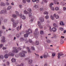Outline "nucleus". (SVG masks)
Segmentation results:
<instances>
[{"mask_svg":"<svg viewBox=\"0 0 66 66\" xmlns=\"http://www.w3.org/2000/svg\"><path fill=\"white\" fill-rule=\"evenodd\" d=\"M32 60H28V63L29 64H31V63H32Z\"/></svg>","mask_w":66,"mask_h":66,"instance_id":"21","label":"nucleus"},{"mask_svg":"<svg viewBox=\"0 0 66 66\" xmlns=\"http://www.w3.org/2000/svg\"><path fill=\"white\" fill-rule=\"evenodd\" d=\"M54 17H55L56 19H59L60 18V16L58 15H56L55 13L53 15Z\"/></svg>","mask_w":66,"mask_h":66,"instance_id":"9","label":"nucleus"},{"mask_svg":"<svg viewBox=\"0 0 66 66\" xmlns=\"http://www.w3.org/2000/svg\"><path fill=\"white\" fill-rule=\"evenodd\" d=\"M21 28H22V24H21L20 26V27L19 26L17 27L16 30L17 31H19V30H21Z\"/></svg>","mask_w":66,"mask_h":66,"instance_id":"11","label":"nucleus"},{"mask_svg":"<svg viewBox=\"0 0 66 66\" xmlns=\"http://www.w3.org/2000/svg\"><path fill=\"white\" fill-rule=\"evenodd\" d=\"M51 18L52 19V20H53L54 19V17L52 15H51Z\"/></svg>","mask_w":66,"mask_h":66,"instance_id":"34","label":"nucleus"},{"mask_svg":"<svg viewBox=\"0 0 66 66\" xmlns=\"http://www.w3.org/2000/svg\"><path fill=\"white\" fill-rule=\"evenodd\" d=\"M27 11H29V12H31V11H32L31 9H28Z\"/></svg>","mask_w":66,"mask_h":66,"instance_id":"49","label":"nucleus"},{"mask_svg":"<svg viewBox=\"0 0 66 66\" xmlns=\"http://www.w3.org/2000/svg\"><path fill=\"white\" fill-rule=\"evenodd\" d=\"M53 5V3H51L50 4V7H52V6Z\"/></svg>","mask_w":66,"mask_h":66,"instance_id":"28","label":"nucleus"},{"mask_svg":"<svg viewBox=\"0 0 66 66\" xmlns=\"http://www.w3.org/2000/svg\"><path fill=\"white\" fill-rule=\"evenodd\" d=\"M22 5H19V7H20V8H22Z\"/></svg>","mask_w":66,"mask_h":66,"instance_id":"60","label":"nucleus"},{"mask_svg":"<svg viewBox=\"0 0 66 66\" xmlns=\"http://www.w3.org/2000/svg\"><path fill=\"white\" fill-rule=\"evenodd\" d=\"M57 54L58 55L57 56L58 59H60L61 56H62V55H64V54H63L62 53H58Z\"/></svg>","mask_w":66,"mask_h":66,"instance_id":"7","label":"nucleus"},{"mask_svg":"<svg viewBox=\"0 0 66 66\" xmlns=\"http://www.w3.org/2000/svg\"><path fill=\"white\" fill-rule=\"evenodd\" d=\"M0 14H7V12H6V9L5 8L3 9V10L1 11L0 12Z\"/></svg>","mask_w":66,"mask_h":66,"instance_id":"5","label":"nucleus"},{"mask_svg":"<svg viewBox=\"0 0 66 66\" xmlns=\"http://www.w3.org/2000/svg\"><path fill=\"white\" fill-rule=\"evenodd\" d=\"M12 62H16V59L14 58H12L11 60Z\"/></svg>","mask_w":66,"mask_h":66,"instance_id":"17","label":"nucleus"},{"mask_svg":"<svg viewBox=\"0 0 66 66\" xmlns=\"http://www.w3.org/2000/svg\"><path fill=\"white\" fill-rule=\"evenodd\" d=\"M22 14L20 15V16L23 19H26V17L24 15H23L22 16H21Z\"/></svg>","mask_w":66,"mask_h":66,"instance_id":"16","label":"nucleus"},{"mask_svg":"<svg viewBox=\"0 0 66 66\" xmlns=\"http://www.w3.org/2000/svg\"><path fill=\"white\" fill-rule=\"evenodd\" d=\"M22 2L23 3H26V0H23Z\"/></svg>","mask_w":66,"mask_h":66,"instance_id":"44","label":"nucleus"},{"mask_svg":"<svg viewBox=\"0 0 66 66\" xmlns=\"http://www.w3.org/2000/svg\"><path fill=\"white\" fill-rule=\"evenodd\" d=\"M39 20L41 22H43L44 21V19L43 18H39Z\"/></svg>","mask_w":66,"mask_h":66,"instance_id":"13","label":"nucleus"},{"mask_svg":"<svg viewBox=\"0 0 66 66\" xmlns=\"http://www.w3.org/2000/svg\"><path fill=\"white\" fill-rule=\"evenodd\" d=\"M3 20V18H1V19L0 20V25L1 24V21H2Z\"/></svg>","mask_w":66,"mask_h":66,"instance_id":"46","label":"nucleus"},{"mask_svg":"<svg viewBox=\"0 0 66 66\" xmlns=\"http://www.w3.org/2000/svg\"><path fill=\"white\" fill-rule=\"evenodd\" d=\"M3 50H6V48L3 47Z\"/></svg>","mask_w":66,"mask_h":66,"instance_id":"59","label":"nucleus"},{"mask_svg":"<svg viewBox=\"0 0 66 66\" xmlns=\"http://www.w3.org/2000/svg\"><path fill=\"white\" fill-rule=\"evenodd\" d=\"M60 25H62V26H64V23H63V22H62L61 21L60 22Z\"/></svg>","mask_w":66,"mask_h":66,"instance_id":"19","label":"nucleus"},{"mask_svg":"<svg viewBox=\"0 0 66 66\" xmlns=\"http://www.w3.org/2000/svg\"><path fill=\"white\" fill-rule=\"evenodd\" d=\"M33 19H34V18L31 19V20H30V21H31V22H33Z\"/></svg>","mask_w":66,"mask_h":66,"instance_id":"53","label":"nucleus"},{"mask_svg":"<svg viewBox=\"0 0 66 66\" xmlns=\"http://www.w3.org/2000/svg\"><path fill=\"white\" fill-rule=\"evenodd\" d=\"M13 26L14 27H16V24L15 23H13Z\"/></svg>","mask_w":66,"mask_h":66,"instance_id":"24","label":"nucleus"},{"mask_svg":"<svg viewBox=\"0 0 66 66\" xmlns=\"http://www.w3.org/2000/svg\"><path fill=\"white\" fill-rule=\"evenodd\" d=\"M6 64H7V65H9V64H10V63H9V62H7Z\"/></svg>","mask_w":66,"mask_h":66,"instance_id":"61","label":"nucleus"},{"mask_svg":"<svg viewBox=\"0 0 66 66\" xmlns=\"http://www.w3.org/2000/svg\"><path fill=\"white\" fill-rule=\"evenodd\" d=\"M6 4L8 5H10V3H8V2H6Z\"/></svg>","mask_w":66,"mask_h":66,"instance_id":"51","label":"nucleus"},{"mask_svg":"<svg viewBox=\"0 0 66 66\" xmlns=\"http://www.w3.org/2000/svg\"><path fill=\"white\" fill-rule=\"evenodd\" d=\"M47 43H49L50 42V40H47Z\"/></svg>","mask_w":66,"mask_h":66,"instance_id":"56","label":"nucleus"},{"mask_svg":"<svg viewBox=\"0 0 66 66\" xmlns=\"http://www.w3.org/2000/svg\"><path fill=\"white\" fill-rule=\"evenodd\" d=\"M28 34L27 33L26 34H25L24 35V36L25 37H28Z\"/></svg>","mask_w":66,"mask_h":66,"instance_id":"22","label":"nucleus"},{"mask_svg":"<svg viewBox=\"0 0 66 66\" xmlns=\"http://www.w3.org/2000/svg\"><path fill=\"white\" fill-rule=\"evenodd\" d=\"M11 20L13 22H14V21H15V20H14V19L13 18L12 19H11Z\"/></svg>","mask_w":66,"mask_h":66,"instance_id":"47","label":"nucleus"},{"mask_svg":"<svg viewBox=\"0 0 66 66\" xmlns=\"http://www.w3.org/2000/svg\"><path fill=\"white\" fill-rule=\"evenodd\" d=\"M57 30V29L55 27H53L52 29H51V27L50 26L49 27V31L50 32H52V31H53V32H55Z\"/></svg>","mask_w":66,"mask_h":66,"instance_id":"2","label":"nucleus"},{"mask_svg":"<svg viewBox=\"0 0 66 66\" xmlns=\"http://www.w3.org/2000/svg\"><path fill=\"white\" fill-rule=\"evenodd\" d=\"M29 43H31L32 42V40L30 39H29Z\"/></svg>","mask_w":66,"mask_h":66,"instance_id":"54","label":"nucleus"},{"mask_svg":"<svg viewBox=\"0 0 66 66\" xmlns=\"http://www.w3.org/2000/svg\"><path fill=\"white\" fill-rule=\"evenodd\" d=\"M55 55V53H53L52 54V56H54Z\"/></svg>","mask_w":66,"mask_h":66,"instance_id":"58","label":"nucleus"},{"mask_svg":"<svg viewBox=\"0 0 66 66\" xmlns=\"http://www.w3.org/2000/svg\"><path fill=\"white\" fill-rule=\"evenodd\" d=\"M36 45H39V42L37 41H36Z\"/></svg>","mask_w":66,"mask_h":66,"instance_id":"23","label":"nucleus"},{"mask_svg":"<svg viewBox=\"0 0 66 66\" xmlns=\"http://www.w3.org/2000/svg\"><path fill=\"white\" fill-rule=\"evenodd\" d=\"M44 14L46 15H48V12H47L45 11L44 13Z\"/></svg>","mask_w":66,"mask_h":66,"instance_id":"31","label":"nucleus"},{"mask_svg":"<svg viewBox=\"0 0 66 66\" xmlns=\"http://www.w3.org/2000/svg\"><path fill=\"white\" fill-rule=\"evenodd\" d=\"M27 2H28L29 3L30 2V1H31L30 0H26Z\"/></svg>","mask_w":66,"mask_h":66,"instance_id":"62","label":"nucleus"},{"mask_svg":"<svg viewBox=\"0 0 66 66\" xmlns=\"http://www.w3.org/2000/svg\"><path fill=\"white\" fill-rule=\"evenodd\" d=\"M31 50H35V48L33 47H31Z\"/></svg>","mask_w":66,"mask_h":66,"instance_id":"39","label":"nucleus"},{"mask_svg":"<svg viewBox=\"0 0 66 66\" xmlns=\"http://www.w3.org/2000/svg\"><path fill=\"white\" fill-rule=\"evenodd\" d=\"M12 16L13 17H14V18H16V17H17V16H16V15L15 14H13L12 15Z\"/></svg>","mask_w":66,"mask_h":66,"instance_id":"30","label":"nucleus"},{"mask_svg":"<svg viewBox=\"0 0 66 66\" xmlns=\"http://www.w3.org/2000/svg\"><path fill=\"white\" fill-rule=\"evenodd\" d=\"M44 66H47V63H46L44 64Z\"/></svg>","mask_w":66,"mask_h":66,"instance_id":"64","label":"nucleus"},{"mask_svg":"<svg viewBox=\"0 0 66 66\" xmlns=\"http://www.w3.org/2000/svg\"><path fill=\"white\" fill-rule=\"evenodd\" d=\"M36 3H38L39 2V0H36Z\"/></svg>","mask_w":66,"mask_h":66,"instance_id":"57","label":"nucleus"},{"mask_svg":"<svg viewBox=\"0 0 66 66\" xmlns=\"http://www.w3.org/2000/svg\"><path fill=\"white\" fill-rule=\"evenodd\" d=\"M2 39L1 40V42L2 43H4V42H5V37L4 36H2Z\"/></svg>","mask_w":66,"mask_h":66,"instance_id":"10","label":"nucleus"},{"mask_svg":"<svg viewBox=\"0 0 66 66\" xmlns=\"http://www.w3.org/2000/svg\"><path fill=\"white\" fill-rule=\"evenodd\" d=\"M40 34H44V31L42 30L40 31Z\"/></svg>","mask_w":66,"mask_h":66,"instance_id":"38","label":"nucleus"},{"mask_svg":"<svg viewBox=\"0 0 66 66\" xmlns=\"http://www.w3.org/2000/svg\"><path fill=\"white\" fill-rule=\"evenodd\" d=\"M15 13L17 15H19V13H18V12L16 11H15Z\"/></svg>","mask_w":66,"mask_h":66,"instance_id":"52","label":"nucleus"},{"mask_svg":"<svg viewBox=\"0 0 66 66\" xmlns=\"http://www.w3.org/2000/svg\"><path fill=\"white\" fill-rule=\"evenodd\" d=\"M0 58L1 59H3L4 58V56L2 55H0Z\"/></svg>","mask_w":66,"mask_h":66,"instance_id":"29","label":"nucleus"},{"mask_svg":"<svg viewBox=\"0 0 66 66\" xmlns=\"http://www.w3.org/2000/svg\"><path fill=\"white\" fill-rule=\"evenodd\" d=\"M26 32L28 34H30V33H32V30L31 29H29L28 30L26 31Z\"/></svg>","mask_w":66,"mask_h":66,"instance_id":"6","label":"nucleus"},{"mask_svg":"<svg viewBox=\"0 0 66 66\" xmlns=\"http://www.w3.org/2000/svg\"><path fill=\"white\" fill-rule=\"evenodd\" d=\"M63 10L64 11H66V8L65 7H64L63 8Z\"/></svg>","mask_w":66,"mask_h":66,"instance_id":"42","label":"nucleus"},{"mask_svg":"<svg viewBox=\"0 0 66 66\" xmlns=\"http://www.w3.org/2000/svg\"><path fill=\"white\" fill-rule=\"evenodd\" d=\"M2 28L3 29H5V28L4 26H2Z\"/></svg>","mask_w":66,"mask_h":66,"instance_id":"55","label":"nucleus"},{"mask_svg":"<svg viewBox=\"0 0 66 66\" xmlns=\"http://www.w3.org/2000/svg\"><path fill=\"white\" fill-rule=\"evenodd\" d=\"M20 40L21 42L23 41V37H21L20 38Z\"/></svg>","mask_w":66,"mask_h":66,"instance_id":"35","label":"nucleus"},{"mask_svg":"<svg viewBox=\"0 0 66 66\" xmlns=\"http://www.w3.org/2000/svg\"><path fill=\"white\" fill-rule=\"evenodd\" d=\"M43 56L44 58H47L48 56V53L47 52H45L44 53V54L43 55Z\"/></svg>","mask_w":66,"mask_h":66,"instance_id":"8","label":"nucleus"},{"mask_svg":"<svg viewBox=\"0 0 66 66\" xmlns=\"http://www.w3.org/2000/svg\"><path fill=\"white\" fill-rule=\"evenodd\" d=\"M54 3L55 4H59V3L57 2V1H55L54 2Z\"/></svg>","mask_w":66,"mask_h":66,"instance_id":"20","label":"nucleus"},{"mask_svg":"<svg viewBox=\"0 0 66 66\" xmlns=\"http://www.w3.org/2000/svg\"><path fill=\"white\" fill-rule=\"evenodd\" d=\"M63 42H63V40H61L60 41V44H63Z\"/></svg>","mask_w":66,"mask_h":66,"instance_id":"50","label":"nucleus"},{"mask_svg":"<svg viewBox=\"0 0 66 66\" xmlns=\"http://www.w3.org/2000/svg\"><path fill=\"white\" fill-rule=\"evenodd\" d=\"M17 47H13V49H14V50L12 51L13 53H18V50H21V48L20 47H19L17 49Z\"/></svg>","mask_w":66,"mask_h":66,"instance_id":"1","label":"nucleus"},{"mask_svg":"<svg viewBox=\"0 0 66 66\" xmlns=\"http://www.w3.org/2000/svg\"><path fill=\"white\" fill-rule=\"evenodd\" d=\"M59 7H56L55 8V10L56 11H58L59 10Z\"/></svg>","mask_w":66,"mask_h":66,"instance_id":"40","label":"nucleus"},{"mask_svg":"<svg viewBox=\"0 0 66 66\" xmlns=\"http://www.w3.org/2000/svg\"><path fill=\"white\" fill-rule=\"evenodd\" d=\"M53 26H54V27H56V28H57L58 27V26H57V25L55 23H54L53 24Z\"/></svg>","mask_w":66,"mask_h":66,"instance_id":"25","label":"nucleus"},{"mask_svg":"<svg viewBox=\"0 0 66 66\" xmlns=\"http://www.w3.org/2000/svg\"><path fill=\"white\" fill-rule=\"evenodd\" d=\"M2 46H3V44H1L0 45V47L1 48H2Z\"/></svg>","mask_w":66,"mask_h":66,"instance_id":"63","label":"nucleus"},{"mask_svg":"<svg viewBox=\"0 0 66 66\" xmlns=\"http://www.w3.org/2000/svg\"><path fill=\"white\" fill-rule=\"evenodd\" d=\"M51 9L52 11H54V7H51Z\"/></svg>","mask_w":66,"mask_h":66,"instance_id":"43","label":"nucleus"},{"mask_svg":"<svg viewBox=\"0 0 66 66\" xmlns=\"http://www.w3.org/2000/svg\"><path fill=\"white\" fill-rule=\"evenodd\" d=\"M38 31V29L36 28L35 30V31L34 32V33L35 35H37L38 34V32H37V31Z\"/></svg>","mask_w":66,"mask_h":66,"instance_id":"12","label":"nucleus"},{"mask_svg":"<svg viewBox=\"0 0 66 66\" xmlns=\"http://www.w3.org/2000/svg\"><path fill=\"white\" fill-rule=\"evenodd\" d=\"M2 33V31L0 30V37L2 36V35L1 34Z\"/></svg>","mask_w":66,"mask_h":66,"instance_id":"41","label":"nucleus"},{"mask_svg":"<svg viewBox=\"0 0 66 66\" xmlns=\"http://www.w3.org/2000/svg\"><path fill=\"white\" fill-rule=\"evenodd\" d=\"M24 14H28V12L26 11V10H25L24 11Z\"/></svg>","mask_w":66,"mask_h":66,"instance_id":"36","label":"nucleus"},{"mask_svg":"<svg viewBox=\"0 0 66 66\" xmlns=\"http://www.w3.org/2000/svg\"><path fill=\"white\" fill-rule=\"evenodd\" d=\"M37 23H38V26L41 25V23H40V22L39 21H38L37 22Z\"/></svg>","mask_w":66,"mask_h":66,"instance_id":"27","label":"nucleus"},{"mask_svg":"<svg viewBox=\"0 0 66 66\" xmlns=\"http://www.w3.org/2000/svg\"><path fill=\"white\" fill-rule=\"evenodd\" d=\"M47 0L48 1V0H43V1L45 3H47Z\"/></svg>","mask_w":66,"mask_h":66,"instance_id":"48","label":"nucleus"},{"mask_svg":"<svg viewBox=\"0 0 66 66\" xmlns=\"http://www.w3.org/2000/svg\"><path fill=\"white\" fill-rule=\"evenodd\" d=\"M48 18H49V16H48V15H47L45 16V18H46V19H47Z\"/></svg>","mask_w":66,"mask_h":66,"instance_id":"45","label":"nucleus"},{"mask_svg":"<svg viewBox=\"0 0 66 66\" xmlns=\"http://www.w3.org/2000/svg\"><path fill=\"white\" fill-rule=\"evenodd\" d=\"M28 16L29 17H32V13L31 12H29L28 13Z\"/></svg>","mask_w":66,"mask_h":66,"instance_id":"15","label":"nucleus"},{"mask_svg":"<svg viewBox=\"0 0 66 66\" xmlns=\"http://www.w3.org/2000/svg\"><path fill=\"white\" fill-rule=\"evenodd\" d=\"M12 6H8V8H7V10H10L11 9H12Z\"/></svg>","mask_w":66,"mask_h":66,"instance_id":"14","label":"nucleus"},{"mask_svg":"<svg viewBox=\"0 0 66 66\" xmlns=\"http://www.w3.org/2000/svg\"><path fill=\"white\" fill-rule=\"evenodd\" d=\"M1 6H5V4L3 3H1Z\"/></svg>","mask_w":66,"mask_h":66,"instance_id":"26","label":"nucleus"},{"mask_svg":"<svg viewBox=\"0 0 66 66\" xmlns=\"http://www.w3.org/2000/svg\"><path fill=\"white\" fill-rule=\"evenodd\" d=\"M22 53H19V55L21 57H24L25 56V54L24 53H27V52L26 51H23Z\"/></svg>","mask_w":66,"mask_h":66,"instance_id":"4","label":"nucleus"},{"mask_svg":"<svg viewBox=\"0 0 66 66\" xmlns=\"http://www.w3.org/2000/svg\"><path fill=\"white\" fill-rule=\"evenodd\" d=\"M60 30L61 31H63L64 30V29H63V28L62 27H60L59 28Z\"/></svg>","mask_w":66,"mask_h":66,"instance_id":"32","label":"nucleus"},{"mask_svg":"<svg viewBox=\"0 0 66 66\" xmlns=\"http://www.w3.org/2000/svg\"><path fill=\"white\" fill-rule=\"evenodd\" d=\"M16 37L18 38H19V37H20V35L19 34H17L16 35Z\"/></svg>","mask_w":66,"mask_h":66,"instance_id":"33","label":"nucleus"},{"mask_svg":"<svg viewBox=\"0 0 66 66\" xmlns=\"http://www.w3.org/2000/svg\"><path fill=\"white\" fill-rule=\"evenodd\" d=\"M14 53H12L11 52H10L9 53V55L7 54H6L5 55L4 57L5 58H6V59L7 58H8L9 57V56H14Z\"/></svg>","mask_w":66,"mask_h":66,"instance_id":"3","label":"nucleus"},{"mask_svg":"<svg viewBox=\"0 0 66 66\" xmlns=\"http://www.w3.org/2000/svg\"><path fill=\"white\" fill-rule=\"evenodd\" d=\"M26 49L28 50V52L29 53H31V51H30V49H29V47H27Z\"/></svg>","mask_w":66,"mask_h":66,"instance_id":"18","label":"nucleus"},{"mask_svg":"<svg viewBox=\"0 0 66 66\" xmlns=\"http://www.w3.org/2000/svg\"><path fill=\"white\" fill-rule=\"evenodd\" d=\"M38 27L40 29H42V28H43V26L41 25L39 26H38Z\"/></svg>","mask_w":66,"mask_h":66,"instance_id":"37","label":"nucleus"}]
</instances>
